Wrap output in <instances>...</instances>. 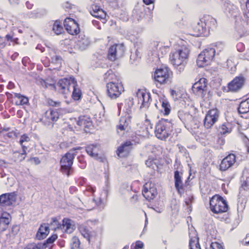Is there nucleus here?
Masks as SVG:
<instances>
[{"label": "nucleus", "instance_id": "nucleus-20", "mask_svg": "<svg viewBox=\"0 0 249 249\" xmlns=\"http://www.w3.org/2000/svg\"><path fill=\"white\" fill-rule=\"evenodd\" d=\"M132 145L130 141H126L121 144L117 150V155L121 158L128 156L132 149Z\"/></svg>", "mask_w": 249, "mask_h": 249}, {"label": "nucleus", "instance_id": "nucleus-44", "mask_svg": "<svg viewBox=\"0 0 249 249\" xmlns=\"http://www.w3.org/2000/svg\"><path fill=\"white\" fill-rule=\"evenodd\" d=\"M47 104L51 107H59L61 106V102L59 101H55L51 98L47 99Z\"/></svg>", "mask_w": 249, "mask_h": 249}, {"label": "nucleus", "instance_id": "nucleus-41", "mask_svg": "<svg viewBox=\"0 0 249 249\" xmlns=\"http://www.w3.org/2000/svg\"><path fill=\"white\" fill-rule=\"evenodd\" d=\"M44 244L32 243L28 245L24 249H43Z\"/></svg>", "mask_w": 249, "mask_h": 249}, {"label": "nucleus", "instance_id": "nucleus-14", "mask_svg": "<svg viewBox=\"0 0 249 249\" xmlns=\"http://www.w3.org/2000/svg\"><path fill=\"white\" fill-rule=\"evenodd\" d=\"M142 195L148 200L154 199L157 195L155 184L150 181L145 183L143 187Z\"/></svg>", "mask_w": 249, "mask_h": 249}, {"label": "nucleus", "instance_id": "nucleus-22", "mask_svg": "<svg viewBox=\"0 0 249 249\" xmlns=\"http://www.w3.org/2000/svg\"><path fill=\"white\" fill-rule=\"evenodd\" d=\"M91 14L96 18L100 19L103 23L106 21V13L97 5L94 4L91 6Z\"/></svg>", "mask_w": 249, "mask_h": 249}, {"label": "nucleus", "instance_id": "nucleus-27", "mask_svg": "<svg viewBox=\"0 0 249 249\" xmlns=\"http://www.w3.org/2000/svg\"><path fill=\"white\" fill-rule=\"evenodd\" d=\"M249 196V178H247L239 189V199L246 198Z\"/></svg>", "mask_w": 249, "mask_h": 249}, {"label": "nucleus", "instance_id": "nucleus-3", "mask_svg": "<svg viewBox=\"0 0 249 249\" xmlns=\"http://www.w3.org/2000/svg\"><path fill=\"white\" fill-rule=\"evenodd\" d=\"M173 125L171 122L166 119H162L157 124L155 128V135L160 140L168 138L172 131Z\"/></svg>", "mask_w": 249, "mask_h": 249}, {"label": "nucleus", "instance_id": "nucleus-42", "mask_svg": "<svg viewBox=\"0 0 249 249\" xmlns=\"http://www.w3.org/2000/svg\"><path fill=\"white\" fill-rule=\"evenodd\" d=\"M9 215L3 213L0 217V224H3L7 226L10 222Z\"/></svg>", "mask_w": 249, "mask_h": 249}, {"label": "nucleus", "instance_id": "nucleus-5", "mask_svg": "<svg viewBox=\"0 0 249 249\" xmlns=\"http://www.w3.org/2000/svg\"><path fill=\"white\" fill-rule=\"evenodd\" d=\"M208 81L205 78H200L192 86V91L196 95L199 96L205 101L208 100L209 92L207 90Z\"/></svg>", "mask_w": 249, "mask_h": 249}, {"label": "nucleus", "instance_id": "nucleus-11", "mask_svg": "<svg viewBox=\"0 0 249 249\" xmlns=\"http://www.w3.org/2000/svg\"><path fill=\"white\" fill-rule=\"evenodd\" d=\"M123 44H115L111 46L108 50L107 57L109 60L114 61L118 56H122L124 52Z\"/></svg>", "mask_w": 249, "mask_h": 249}, {"label": "nucleus", "instance_id": "nucleus-38", "mask_svg": "<svg viewBox=\"0 0 249 249\" xmlns=\"http://www.w3.org/2000/svg\"><path fill=\"white\" fill-rule=\"evenodd\" d=\"M53 30L56 35H60L63 32V28L60 21L56 20L54 22Z\"/></svg>", "mask_w": 249, "mask_h": 249}, {"label": "nucleus", "instance_id": "nucleus-31", "mask_svg": "<svg viewBox=\"0 0 249 249\" xmlns=\"http://www.w3.org/2000/svg\"><path fill=\"white\" fill-rule=\"evenodd\" d=\"M60 228L65 232L71 233L73 231V226L72 225L71 220L69 218H64L62 220V224Z\"/></svg>", "mask_w": 249, "mask_h": 249}, {"label": "nucleus", "instance_id": "nucleus-35", "mask_svg": "<svg viewBox=\"0 0 249 249\" xmlns=\"http://www.w3.org/2000/svg\"><path fill=\"white\" fill-rule=\"evenodd\" d=\"M174 178L175 180V186L178 193H181L183 190V184L181 177L179 175V173L178 171L175 172Z\"/></svg>", "mask_w": 249, "mask_h": 249}, {"label": "nucleus", "instance_id": "nucleus-16", "mask_svg": "<svg viewBox=\"0 0 249 249\" xmlns=\"http://www.w3.org/2000/svg\"><path fill=\"white\" fill-rule=\"evenodd\" d=\"M6 94L7 98L12 99L17 106L27 105L29 103L28 98L20 93L6 92Z\"/></svg>", "mask_w": 249, "mask_h": 249}, {"label": "nucleus", "instance_id": "nucleus-29", "mask_svg": "<svg viewBox=\"0 0 249 249\" xmlns=\"http://www.w3.org/2000/svg\"><path fill=\"white\" fill-rule=\"evenodd\" d=\"M104 78L107 83H118L121 82L119 77L116 75L111 70H109L105 73Z\"/></svg>", "mask_w": 249, "mask_h": 249}, {"label": "nucleus", "instance_id": "nucleus-26", "mask_svg": "<svg viewBox=\"0 0 249 249\" xmlns=\"http://www.w3.org/2000/svg\"><path fill=\"white\" fill-rule=\"evenodd\" d=\"M189 237L190 249H201L196 231L194 230L191 231L189 233Z\"/></svg>", "mask_w": 249, "mask_h": 249}, {"label": "nucleus", "instance_id": "nucleus-6", "mask_svg": "<svg viewBox=\"0 0 249 249\" xmlns=\"http://www.w3.org/2000/svg\"><path fill=\"white\" fill-rule=\"evenodd\" d=\"M77 85V82L73 77L60 79L56 84L55 89L60 93L65 95L69 94L71 87Z\"/></svg>", "mask_w": 249, "mask_h": 249}, {"label": "nucleus", "instance_id": "nucleus-57", "mask_svg": "<svg viewBox=\"0 0 249 249\" xmlns=\"http://www.w3.org/2000/svg\"><path fill=\"white\" fill-rule=\"evenodd\" d=\"M6 45V43L4 39L1 37L0 36V47L1 48H3L5 47Z\"/></svg>", "mask_w": 249, "mask_h": 249}, {"label": "nucleus", "instance_id": "nucleus-39", "mask_svg": "<svg viewBox=\"0 0 249 249\" xmlns=\"http://www.w3.org/2000/svg\"><path fill=\"white\" fill-rule=\"evenodd\" d=\"M168 48L167 46H164L162 43H159L157 45V50L158 51V55L159 57H162L167 53V50Z\"/></svg>", "mask_w": 249, "mask_h": 249}, {"label": "nucleus", "instance_id": "nucleus-46", "mask_svg": "<svg viewBox=\"0 0 249 249\" xmlns=\"http://www.w3.org/2000/svg\"><path fill=\"white\" fill-rule=\"evenodd\" d=\"M210 249H224V248L222 243L213 242L211 244Z\"/></svg>", "mask_w": 249, "mask_h": 249}, {"label": "nucleus", "instance_id": "nucleus-15", "mask_svg": "<svg viewBox=\"0 0 249 249\" xmlns=\"http://www.w3.org/2000/svg\"><path fill=\"white\" fill-rule=\"evenodd\" d=\"M178 117L182 122L186 124L189 127L192 129L193 124L194 123L196 127H198V124L195 119V118L188 112H184L182 110L179 111L178 113ZM196 127H194L195 128Z\"/></svg>", "mask_w": 249, "mask_h": 249}, {"label": "nucleus", "instance_id": "nucleus-51", "mask_svg": "<svg viewBox=\"0 0 249 249\" xmlns=\"http://www.w3.org/2000/svg\"><path fill=\"white\" fill-rule=\"evenodd\" d=\"M194 200V196L192 195H188L185 199V203L187 206H190L193 202Z\"/></svg>", "mask_w": 249, "mask_h": 249}, {"label": "nucleus", "instance_id": "nucleus-49", "mask_svg": "<svg viewBox=\"0 0 249 249\" xmlns=\"http://www.w3.org/2000/svg\"><path fill=\"white\" fill-rule=\"evenodd\" d=\"M78 161L80 163L79 166L82 169H84L86 167V162L83 157H78Z\"/></svg>", "mask_w": 249, "mask_h": 249}, {"label": "nucleus", "instance_id": "nucleus-19", "mask_svg": "<svg viewBox=\"0 0 249 249\" xmlns=\"http://www.w3.org/2000/svg\"><path fill=\"white\" fill-rule=\"evenodd\" d=\"M59 117V114L57 110L50 109L45 112L43 120L46 124H53L57 121Z\"/></svg>", "mask_w": 249, "mask_h": 249}, {"label": "nucleus", "instance_id": "nucleus-55", "mask_svg": "<svg viewBox=\"0 0 249 249\" xmlns=\"http://www.w3.org/2000/svg\"><path fill=\"white\" fill-rule=\"evenodd\" d=\"M144 125L145 126H147L146 127V131L148 132V129H152V124H151L150 121L148 119H146L144 123Z\"/></svg>", "mask_w": 249, "mask_h": 249}, {"label": "nucleus", "instance_id": "nucleus-28", "mask_svg": "<svg viewBox=\"0 0 249 249\" xmlns=\"http://www.w3.org/2000/svg\"><path fill=\"white\" fill-rule=\"evenodd\" d=\"M131 122V119L130 117L122 116L117 128L121 131L127 130L130 128Z\"/></svg>", "mask_w": 249, "mask_h": 249}, {"label": "nucleus", "instance_id": "nucleus-52", "mask_svg": "<svg viewBox=\"0 0 249 249\" xmlns=\"http://www.w3.org/2000/svg\"><path fill=\"white\" fill-rule=\"evenodd\" d=\"M236 48L238 52H243L245 50V46L242 42H239L236 45Z\"/></svg>", "mask_w": 249, "mask_h": 249}, {"label": "nucleus", "instance_id": "nucleus-56", "mask_svg": "<svg viewBox=\"0 0 249 249\" xmlns=\"http://www.w3.org/2000/svg\"><path fill=\"white\" fill-rule=\"evenodd\" d=\"M132 110L131 107H129L128 108H126L125 111V115L124 116V117H130V119H132Z\"/></svg>", "mask_w": 249, "mask_h": 249}, {"label": "nucleus", "instance_id": "nucleus-10", "mask_svg": "<svg viewBox=\"0 0 249 249\" xmlns=\"http://www.w3.org/2000/svg\"><path fill=\"white\" fill-rule=\"evenodd\" d=\"M107 90L108 95L112 99H116L124 91L123 85L122 82L118 83H107Z\"/></svg>", "mask_w": 249, "mask_h": 249}, {"label": "nucleus", "instance_id": "nucleus-9", "mask_svg": "<svg viewBox=\"0 0 249 249\" xmlns=\"http://www.w3.org/2000/svg\"><path fill=\"white\" fill-rule=\"evenodd\" d=\"M220 112L217 108L209 110L206 113L204 120V126L207 129L211 128L217 122Z\"/></svg>", "mask_w": 249, "mask_h": 249}, {"label": "nucleus", "instance_id": "nucleus-58", "mask_svg": "<svg viewBox=\"0 0 249 249\" xmlns=\"http://www.w3.org/2000/svg\"><path fill=\"white\" fill-rule=\"evenodd\" d=\"M246 15L247 17L249 18V0H247L246 2Z\"/></svg>", "mask_w": 249, "mask_h": 249}, {"label": "nucleus", "instance_id": "nucleus-21", "mask_svg": "<svg viewBox=\"0 0 249 249\" xmlns=\"http://www.w3.org/2000/svg\"><path fill=\"white\" fill-rule=\"evenodd\" d=\"M235 155L233 154H229L222 160L219 169L221 171H226L231 167L235 162Z\"/></svg>", "mask_w": 249, "mask_h": 249}, {"label": "nucleus", "instance_id": "nucleus-63", "mask_svg": "<svg viewBox=\"0 0 249 249\" xmlns=\"http://www.w3.org/2000/svg\"><path fill=\"white\" fill-rule=\"evenodd\" d=\"M10 130L9 127L3 128L1 124H0V133L2 132L3 131H8Z\"/></svg>", "mask_w": 249, "mask_h": 249}, {"label": "nucleus", "instance_id": "nucleus-18", "mask_svg": "<svg viewBox=\"0 0 249 249\" xmlns=\"http://www.w3.org/2000/svg\"><path fill=\"white\" fill-rule=\"evenodd\" d=\"M161 106V108H159L160 112L164 116L168 115L171 112V107L168 100L165 97H160L159 98L155 106L157 108H159L158 105Z\"/></svg>", "mask_w": 249, "mask_h": 249}, {"label": "nucleus", "instance_id": "nucleus-8", "mask_svg": "<svg viewBox=\"0 0 249 249\" xmlns=\"http://www.w3.org/2000/svg\"><path fill=\"white\" fill-rule=\"evenodd\" d=\"M73 159L74 154L69 152L63 156L60 160V170L63 174H66L68 177L74 173V169L72 167Z\"/></svg>", "mask_w": 249, "mask_h": 249}, {"label": "nucleus", "instance_id": "nucleus-1", "mask_svg": "<svg viewBox=\"0 0 249 249\" xmlns=\"http://www.w3.org/2000/svg\"><path fill=\"white\" fill-rule=\"evenodd\" d=\"M190 53V49L186 45L179 46L174 51L171 53L169 60L171 63L175 67L182 66V70L186 63Z\"/></svg>", "mask_w": 249, "mask_h": 249}, {"label": "nucleus", "instance_id": "nucleus-7", "mask_svg": "<svg viewBox=\"0 0 249 249\" xmlns=\"http://www.w3.org/2000/svg\"><path fill=\"white\" fill-rule=\"evenodd\" d=\"M215 50L213 48H208L202 51L198 56L197 64L199 67L207 66L213 60Z\"/></svg>", "mask_w": 249, "mask_h": 249}, {"label": "nucleus", "instance_id": "nucleus-12", "mask_svg": "<svg viewBox=\"0 0 249 249\" xmlns=\"http://www.w3.org/2000/svg\"><path fill=\"white\" fill-rule=\"evenodd\" d=\"M64 26L70 35H77L80 33L79 25L72 18H66L64 21Z\"/></svg>", "mask_w": 249, "mask_h": 249}, {"label": "nucleus", "instance_id": "nucleus-34", "mask_svg": "<svg viewBox=\"0 0 249 249\" xmlns=\"http://www.w3.org/2000/svg\"><path fill=\"white\" fill-rule=\"evenodd\" d=\"M49 233V228L45 224L41 225L36 233V237L40 240L45 238Z\"/></svg>", "mask_w": 249, "mask_h": 249}, {"label": "nucleus", "instance_id": "nucleus-2", "mask_svg": "<svg viewBox=\"0 0 249 249\" xmlns=\"http://www.w3.org/2000/svg\"><path fill=\"white\" fill-rule=\"evenodd\" d=\"M210 208L213 213L218 214L227 212L228 205L226 200L222 196L215 195L210 200Z\"/></svg>", "mask_w": 249, "mask_h": 249}, {"label": "nucleus", "instance_id": "nucleus-24", "mask_svg": "<svg viewBox=\"0 0 249 249\" xmlns=\"http://www.w3.org/2000/svg\"><path fill=\"white\" fill-rule=\"evenodd\" d=\"M17 194L15 192L2 194L0 196V203L11 205L16 201Z\"/></svg>", "mask_w": 249, "mask_h": 249}, {"label": "nucleus", "instance_id": "nucleus-47", "mask_svg": "<svg viewBox=\"0 0 249 249\" xmlns=\"http://www.w3.org/2000/svg\"><path fill=\"white\" fill-rule=\"evenodd\" d=\"M227 66L231 71L236 69V64L231 59H229L227 61Z\"/></svg>", "mask_w": 249, "mask_h": 249}, {"label": "nucleus", "instance_id": "nucleus-30", "mask_svg": "<svg viewBox=\"0 0 249 249\" xmlns=\"http://www.w3.org/2000/svg\"><path fill=\"white\" fill-rule=\"evenodd\" d=\"M193 29L194 35L196 36H205L208 33L204 24L201 23V19L199 22L194 25Z\"/></svg>", "mask_w": 249, "mask_h": 249}, {"label": "nucleus", "instance_id": "nucleus-40", "mask_svg": "<svg viewBox=\"0 0 249 249\" xmlns=\"http://www.w3.org/2000/svg\"><path fill=\"white\" fill-rule=\"evenodd\" d=\"M77 85L75 86L74 87H71L73 91L71 94V97L74 100H79L82 96L81 90L77 87Z\"/></svg>", "mask_w": 249, "mask_h": 249}, {"label": "nucleus", "instance_id": "nucleus-54", "mask_svg": "<svg viewBox=\"0 0 249 249\" xmlns=\"http://www.w3.org/2000/svg\"><path fill=\"white\" fill-rule=\"evenodd\" d=\"M51 225L56 226V228H59L60 224H59L58 220L56 218H53L52 219V222L51 223Z\"/></svg>", "mask_w": 249, "mask_h": 249}, {"label": "nucleus", "instance_id": "nucleus-25", "mask_svg": "<svg viewBox=\"0 0 249 249\" xmlns=\"http://www.w3.org/2000/svg\"><path fill=\"white\" fill-rule=\"evenodd\" d=\"M238 112L242 114L241 117L248 119L249 123V102L247 99L240 103Z\"/></svg>", "mask_w": 249, "mask_h": 249}, {"label": "nucleus", "instance_id": "nucleus-36", "mask_svg": "<svg viewBox=\"0 0 249 249\" xmlns=\"http://www.w3.org/2000/svg\"><path fill=\"white\" fill-rule=\"evenodd\" d=\"M232 129V125L229 123H225L219 126V131L221 134L225 135L230 133Z\"/></svg>", "mask_w": 249, "mask_h": 249}, {"label": "nucleus", "instance_id": "nucleus-37", "mask_svg": "<svg viewBox=\"0 0 249 249\" xmlns=\"http://www.w3.org/2000/svg\"><path fill=\"white\" fill-rule=\"evenodd\" d=\"M87 153L92 157H96L98 156V148L96 145H89L86 147Z\"/></svg>", "mask_w": 249, "mask_h": 249}, {"label": "nucleus", "instance_id": "nucleus-48", "mask_svg": "<svg viewBox=\"0 0 249 249\" xmlns=\"http://www.w3.org/2000/svg\"><path fill=\"white\" fill-rule=\"evenodd\" d=\"M76 182L79 186H84L87 182V179L83 177H80L76 179Z\"/></svg>", "mask_w": 249, "mask_h": 249}, {"label": "nucleus", "instance_id": "nucleus-4", "mask_svg": "<svg viewBox=\"0 0 249 249\" xmlns=\"http://www.w3.org/2000/svg\"><path fill=\"white\" fill-rule=\"evenodd\" d=\"M172 71L167 67L157 69L152 76L155 83L158 85H164L171 80Z\"/></svg>", "mask_w": 249, "mask_h": 249}, {"label": "nucleus", "instance_id": "nucleus-62", "mask_svg": "<svg viewBox=\"0 0 249 249\" xmlns=\"http://www.w3.org/2000/svg\"><path fill=\"white\" fill-rule=\"evenodd\" d=\"M170 93L171 95L173 97H177V96H178V93H177V91L174 89H170Z\"/></svg>", "mask_w": 249, "mask_h": 249}, {"label": "nucleus", "instance_id": "nucleus-64", "mask_svg": "<svg viewBox=\"0 0 249 249\" xmlns=\"http://www.w3.org/2000/svg\"><path fill=\"white\" fill-rule=\"evenodd\" d=\"M17 116L19 118H21L23 116V111L21 110H19L17 112Z\"/></svg>", "mask_w": 249, "mask_h": 249}, {"label": "nucleus", "instance_id": "nucleus-45", "mask_svg": "<svg viewBox=\"0 0 249 249\" xmlns=\"http://www.w3.org/2000/svg\"><path fill=\"white\" fill-rule=\"evenodd\" d=\"M143 247V243L142 241H137L131 245L130 249H144Z\"/></svg>", "mask_w": 249, "mask_h": 249}, {"label": "nucleus", "instance_id": "nucleus-13", "mask_svg": "<svg viewBox=\"0 0 249 249\" xmlns=\"http://www.w3.org/2000/svg\"><path fill=\"white\" fill-rule=\"evenodd\" d=\"M246 82L245 77L242 74L236 76L228 84V90L236 92L241 89Z\"/></svg>", "mask_w": 249, "mask_h": 249}, {"label": "nucleus", "instance_id": "nucleus-33", "mask_svg": "<svg viewBox=\"0 0 249 249\" xmlns=\"http://www.w3.org/2000/svg\"><path fill=\"white\" fill-rule=\"evenodd\" d=\"M78 229L82 235L89 242L90 239L94 236L93 232L90 231L88 227L84 225H80Z\"/></svg>", "mask_w": 249, "mask_h": 249}, {"label": "nucleus", "instance_id": "nucleus-53", "mask_svg": "<svg viewBox=\"0 0 249 249\" xmlns=\"http://www.w3.org/2000/svg\"><path fill=\"white\" fill-rule=\"evenodd\" d=\"M57 238L56 234H53L46 240L47 243H53Z\"/></svg>", "mask_w": 249, "mask_h": 249}, {"label": "nucleus", "instance_id": "nucleus-61", "mask_svg": "<svg viewBox=\"0 0 249 249\" xmlns=\"http://www.w3.org/2000/svg\"><path fill=\"white\" fill-rule=\"evenodd\" d=\"M244 142L245 143L247 151L248 153H249V140H248V139L246 138L245 139Z\"/></svg>", "mask_w": 249, "mask_h": 249}, {"label": "nucleus", "instance_id": "nucleus-43", "mask_svg": "<svg viewBox=\"0 0 249 249\" xmlns=\"http://www.w3.org/2000/svg\"><path fill=\"white\" fill-rule=\"evenodd\" d=\"M96 191V188L91 185H88L86 187V189L84 191L85 194L87 196H93Z\"/></svg>", "mask_w": 249, "mask_h": 249}, {"label": "nucleus", "instance_id": "nucleus-50", "mask_svg": "<svg viewBox=\"0 0 249 249\" xmlns=\"http://www.w3.org/2000/svg\"><path fill=\"white\" fill-rule=\"evenodd\" d=\"M29 140L30 139L28 136L27 134H24L21 136L19 140V143L21 146H22L23 145V143L24 142H28Z\"/></svg>", "mask_w": 249, "mask_h": 249}, {"label": "nucleus", "instance_id": "nucleus-17", "mask_svg": "<svg viewBox=\"0 0 249 249\" xmlns=\"http://www.w3.org/2000/svg\"><path fill=\"white\" fill-rule=\"evenodd\" d=\"M137 95L138 98V102L141 104V107L147 108L151 101V97L149 93L142 90H139Z\"/></svg>", "mask_w": 249, "mask_h": 249}, {"label": "nucleus", "instance_id": "nucleus-60", "mask_svg": "<svg viewBox=\"0 0 249 249\" xmlns=\"http://www.w3.org/2000/svg\"><path fill=\"white\" fill-rule=\"evenodd\" d=\"M15 87V84L11 81H10L7 86V89H14Z\"/></svg>", "mask_w": 249, "mask_h": 249}, {"label": "nucleus", "instance_id": "nucleus-23", "mask_svg": "<svg viewBox=\"0 0 249 249\" xmlns=\"http://www.w3.org/2000/svg\"><path fill=\"white\" fill-rule=\"evenodd\" d=\"M200 19L201 23L204 24L208 32L210 29H213L216 26V20L211 16H204Z\"/></svg>", "mask_w": 249, "mask_h": 249}, {"label": "nucleus", "instance_id": "nucleus-32", "mask_svg": "<svg viewBox=\"0 0 249 249\" xmlns=\"http://www.w3.org/2000/svg\"><path fill=\"white\" fill-rule=\"evenodd\" d=\"M77 124L80 127L84 128H89L91 127L92 124L91 119L86 116H82L79 117Z\"/></svg>", "mask_w": 249, "mask_h": 249}, {"label": "nucleus", "instance_id": "nucleus-59", "mask_svg": "<svg viewBox=\"0 0 249 249\" xmlns=\"http://www.w3.org/2000/svg\"><path fill=\"white\" fill-rule=\"evenodd\" d=\"M69 191L71 194H73L76 193L78 191V189L75 186H71L70 187Z\"/></svg>", "mask_w": 249, "mask_h": 249}]
</instances>
